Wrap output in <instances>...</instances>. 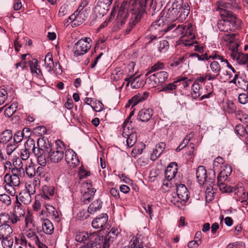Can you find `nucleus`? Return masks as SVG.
I'll list each match as a JSON object with an SVG mask.
<instances>
[{"mask_svg":"<svg viewBox=\"0 0 248 248\" xmlns=\"http://www.w3.org/2000/svg\"><path fill=\"white\" fill-rule=\"evenodd\" d=\"M235 115L237 119L241 122L246 123L248 122V115L246 114H243L240 110L235 111Z\"/></svg>","mask_w":248,"mask_h":248,"instance_id":"nucleus-50","label":"nucleus"},{"mask_svg":"<svg viewBox=\"0 0 248 248\" xmlns=\"http://www.w3.org/2000/svg\"><path fill=\"white\" fill-rule=\"evenodd\" d=\"M189 12L190 7L187 3L184 4L183 0H175L170 8L164 10L159 19L152 23L150 30L151 31L161 30V25H163L164 20L183 22L186 19Z\"/></svg>","mask_w":248,"mask_h":248,"instance_id":"nucleus-1","label":"nucleus"},{"mask_svg":"<svg viewBox=\"0 0 248 248\" xmlns=\"http://www.w3.org/2000/svg\"><path fill=\"white\" fill-rule=\"evenodd\" d=\"M219 14L222 17H228L230 22V26L232 31H234L240 28L241 21L231 11L221 9Z\"/></svg>","mask_w":248,"mask_h":248,"instance_id":"nucleus-9","label":"nucleus"},{"mask_svg":"<svg viewBox=\"0 0 248 248\" xmlns=\"http://www.w3.org/2000/svg\"><path fill=\"white\" fill-rule=\"evenodd\" d=\"M225 180L221 179L219 181V180L217 179V186L222 193L231 192L232 191V188L224 183Z\"/></svg>","mask_w":248,"mask_h":248,"instance_id":"nucleus-37","label":"nucleus"},{"mask_svg":"<svg viewBox=\"0 0 248 248\" xmlns=\"http://www.w3.org/2000/svg\"><path fill=\"white\" fill-rule=\"evenodd\" d=\"M140 2V1L137 3V0H124L115 19L118 28L120 29L126 22L128 16V10L129 9L134 8V7L139 4Z\"/></svg>","mask_w":248,"mask_h":248,"instance_id":"nucleus-3","label":"nucleus"},{"mask_svg":"<svg viewBox=\"0 0 248 248\" xmlns=\"http://www.w3.org/2000/svg\"><path fill=\"white\" fill-rule=\"evenodd\" d=\"M114 16H115V12L113 11V10H112L111 12V14H110L109 16L108 17V18L103 23H102L100 25L99 29H103L105 27H107L109 23H110L112 21V19L114 18Z\"/></svg>","mask_w":248,"mask_h":248,"instance_id":"nucleus-55","label":"nucleus"},{"mask_svg":"<svg viewBox=\"0 0 248 248\" xmlns=\"http://www.w3.org/2000/svg\"><path fill=\"white\" fill-rule=\"evenodd\" d=\"M235 132L237 135L243 137L246 134V126L244 127L241 124H237L235 127Z\"/></svg>","mask_w":248,"mask_h":248,"instance_id":"nucleus-51","label":"nucleus"},{"mask_svg":"<svg viewBox=\"0 0 248 248\" xmlns=\"http://www.w3.org/2000/svg\"><path fill=\"white\" fill-rule=\"evenodd\" d=\"M118 230L114 228H112L108 232L107 235L108 240H109L111 242L113 241L114 238H116L118 234Z\"/></svg>","mask_w":248,"mask_h":248,"instance_id":"nucleus-52","label":"nucleus"},{"mask_svg":"<svg viewBox=\"0 0 248 248\" xmlns=\"http://www.w3.org/2000/svg\"><path fill=\"white\" fill-rule=\"evenodd\" d=\"M37 150L34 155L37 158L38 163L42 166H45L46 162L49 161L47 158V155L48 151H50V149L49 147H47L46 138H39L37 140Z\"/></svg>","mask_w":248,"mask_h":248,"instance_id":"nucleus-5","label":"nucleus"},{"mask_svg":"<svg viewBox=\"0 0 248 248\" xmlns=\"http://www.w3.org/2000/svg\"><path fill=\"white\" fill-rule=\"evenodd\" d=\"M87 14L85 11H76L73 15L69 17L73 24L75 26H79L82 24L87 18Z\"/></svg>","mask_w":248,"mask_h":248,"instance_id":"nucleus-13","label":"nucleus"},{"mask_svg":"<svg viewBox=\"0 0 248 248\" xmlns=\"http://www.w3.org/2000/svg\"><path fill=\"white\" fill-rule=\"evenodd\" d=\"M142 0H140L141 2ZM145 1V4L144 6V9L145 10V7L149 4V12L153 16L156 12L159 11L163 7L164 4L166 1V0H155L154 2L153 0H144Z\"/></svg>","mask_w":248,"mask_h":248,"instance_id":"nucleus-12","label":"nucleus"},{"mask_svg":"<svg viewBox=\"0 0 248 248\" xmlns=\"http://www.w3.org/2000/svg\"><path fill=\"white\" fill-rule=\"evenodd\" d=\"M166 144L164 142H160L155 146V148L154 149L153 153L151 155V159L154 161L156 160L162 153Z\"/></svg>","mask_w":248,"mask_h":248,"instance_id":"nucleus-23","label":"nucleus"},{"mask_svg":"<svg viewBox=\"0 0 248 248\" xmlns=\"http://www.w3.org/2000/svg\"><path fill=\"white\" fill-rule=\"evenodd\" d=\"M232 171V168L230 166L225 165L224 168L219 173L217 179L219 180V181L221 179L227 180L228 176L231 175Z\"/></svg>","mask_w":248,"mask_h":248,"instance_id":"nucleus-32","label":"nucleus"},{"mask_svg":"<svg viewBox=\"0 0 248 248\" xmlns=\"http://www.w3.org/2000/svg\"><path fill=\"white\" fill-rule=\"evenodd\" d=\"M168 77L167 72L160 71L151 75L146 79L145 83L150 84L153 81L154 83L152 84V86L155 87L157 84L163 83L168 78Z\"/></svg>","mask_w":248,"mask_h":248,"instance_id":"nucleus-10","label":"nucleus"},{"mask_svg":"<svg viewBox=\"0 0 248 248\" xmlns=\"http://www.w3.org/2000/svg\"><path fill=\"white\" fill-rule=\"evenodd\" d=\"M177 196L182 202H186L189 198V192L186 186L180 184L176 187Z\"/></svg>","mask_w":248,"mask_h":248,"instance_id":"nucleus-17","label":"nucleus"},{"mask_svg":"<svg viewBox=\"0 0 248 248\" xmlns=\"http://www.w3.org/2000/svg\"><path fill=\"white\" fill-rule=\"evenodd\" d=\"M163 30L165 32L172 31L174 37L182 34L185 36H188L191 38L194 37V35L192 32V25L191 23H187V25L179 24L177 26L176 24L171 23L165 27Z\"/></svg>","mask_w":248,"mask_h":248,"instance_id":"nucleus-4","label":"nucleus"},{"mask_svg":"<svg viewBox=\"0 0 248 248\" xmlns=\"http://www.w3.org/2000/svg\"><path fill=\"white\" fill-rule=\"evenodd\" d=\"M94 236V232L89 233L87 232H79L76 234L75 240L82 244L81 247H85V246H89V244L93 242Z\"/></svg>","mask_w":248,"mask_h":248,"instance_id":"nucleus-11","label":"nucleus"},{"mask_svg":"<svg viewBox=\"0 0 248 248\" xmlns=\"http://www.w3.org/2000/svg\"><path fill=\"white\" fill-rule=\"evenodd\" d=\"M82 194L81 201L84 204H87L93 199L96 192V189L93 187L90 181L82 184L80 189Z\"/></svg>","mask_w":248,"mask_h":248,"instance_id":"nucleus-7","label":"nucleus"},{"mask_svg":"<svg viewBox=\"0 0 248 248\" xmlns=\"http://www.w3.org/2000/svg\"><path fill=\"white\" fill-rule=\"evenodd\" d=\"M54 194V188L52 186H45L43 187L42 198L45 201L50 199L49 196H52Z\"/></svg>","mask_w":248,"mask_h":248,"instance_id":"nucleus-29","label":"nucleus"},{"mask_svg":"<svg viewBox=\"0 0 248 248\" xmlns=\"http://www.w3.org/2000/svg\"><path fill=\"white\" fill-rule=\"evenodd\" d=\"M145 1L144 0H142L139 4L136 5L134 8L129 9L128 10V12L129 11L131 13V16L127 27L124 31V35L128 34L136 24L140 20L145 12V10L144 9Z\"/></svg>","mask_w":248,"mask_h":248,"instance_id":"nucleus-2","label":"nucleus"},{"mask_svg":"<svg viewBox=\"0 0 248 248\" xmlns=\"http://www.w3.org/2000/svg\"><path fill=\"white\" fill-rule=\"evenodd\" d=\"M138 241L139 240L137 239V237H133L130 241L129 245L128 246V247L127 248H139V247H143L140 245H139L138 247L137 246V243Z\"/></svg>","mask_w":248,"mask_h":248,"instance_id":"nucleus-64","label":"nucleus"},{"mask_svg":"<svg viewBox=\"0 0 248 248\" xmlns=\"http://www.w3.org/2000/svg\"><path fill=\"white\" fill-rule=\"evenodd\" d=\"M176 85L175 84V82H174L172 83H169L168 85H165L163 89L160 90V91L169 92L171 91L175 90L176 88Z\"/></svg>","mask_w":248,"mask_h":248,"instance_id":"nucleus-60","label":"nucleus"},{"mask_svg":"<svg viewBox=\"0 0 248 248\" xmlns=\"http://www.w3.org/2000/svg\"><path fill=\"white\" fill-rule=\"evenodd\" d=\"M238 101L242 104H246L248 102V94L245 93H240L238 96Z\"/></svg>","mask_w":248,"mask_h":248,"instance_id":"nucleus-63","label":"nucleus"},{"mask_svg":"<svg viewBox=\"0 0 248 248\" xmlns=\"http://www.w3.org/2000/svg\"><path fill=\"white\" fill-rule=\"evenodd\" d=\"M90 213L88 211L85 210H82L80 211L77 214V218L79 220H84L86 219L89 216Z\"/></svg>","mask_w":248,"mask_h":248,"instance_id":"nucleus-62","label":"nucleus"},{"mask_svg":"<svg viewBox=\"0 0 248 248\" xmlns=\"http://www.w3.org/2000/svg\"><path fill=\"white\" fill-rule=\"evenodd\" d=\"M236 35H237V34H234V33L225 34L222 36V39L224 41L231 43L236 40L235 36Z\"/></svg>","mask_w":248,"mask_h":248,"instance_id":"nucleus-57","label":"nucleus"},{"mask_svg":"<svg viewBox=\"0 0 248 248\" xmlns=\"http://www.w3.org/2000/svg\"><path fill=\"white\" fill-rule=\"evenodd\" d=\"M90 38H85L78 40L73 47V51L76 56L82 55L88 52L90 49L92 44Z\"/></svg>","mask_w":248,"mask_h":248,"instance_id":"nucleus-8","label":"nucleus"},{"mask_svg":"<svg viewBox=\"0 0 248 248\" xmlns=\"http://www.w3.org/2000/svg\"><path fill=\"white\" fill-rule=\"evenodd\" d=\"M164 64L163 62H158L151 67L150 70L146 74L147 76L149 73L164 68Z\"/></svg>","mask_w":248,"mask_h":248,"instance_id":"nucleus-54","label":"nucleus"},{"mask_svg":"<svg viewBox=\"0 0 248 248\" xmlns=\"http://www.w3.org/2000/svg\"><path fill=\"white\" fill-rule=\"evenodd\" d=\"M13 133L11 130H6L1 133V143H7L12 138Z\"/></svg>","mask_w":248,"mask_h":248,"instance_id":"nucleus-41","label":"nucleus"},{"mask_svg":"<svg viewBox=\"0 0 248 248\" xmlns=\"http://www.w3.org/2000/svg\"><path fill=\"white\" fill-rule=\"evenodd\" d=\"M11 213H2L1 212V221H2V224H10L12 223V220L14 219L11 216Z\"/></svg>","mask_w":248,"mask_h":248,"instance_id":"nucleus-45","label":"nucleus"},{"mask_svg":"<svg viewBox=\"0 0 248 248\" xmlns=\"http://www.w3.org/2000/svg\"><path fill=\"white\" fill-rule=\"evenodd\" d=\"M35 190L30 191L26 189L21 191L17 198L24 204H29L31 201V195L34 194Z\"/></svg>","mask_w":248,"mask_h":248,"instance_id":"nucleus-18","label":"nucleus"},{"mask_svg":"<svg viewBox=\"0 0 248 248\" xmlns=\"http://www.w3.org/2000/svg\"><path fill=\"white\" fill-rule=\"evenodd\" d=\"M37 147L35 146V140L32 139H29L24 144V149L25 150H27V151H31L34 154L36 150H37Z\"/></svg>","mask_w":248,"mask_h":248,"instance_id":"nucleus-33","label":"nucleus"},{"mask_svg":"<svg viewBox=\"0 0 248 248\" xmlns=\"http://www.w3.org/2000/svg\"><path fill=\"white\" fill-rule=\"evenodd\" d=\"M239 45L236 40H234L232 42L230 43L229 47L231 50L232 53L231 54V57L232 56H236V54L239 52L238 48Z\"/></svg>","mask_w":248,"mask_h":248,"instance_id":"nucleus-44","label":"nucleus"},{"mask_svg":"<svg viewBox=\"0 0 248 248\" xmlns=\"http://www.w3.org/2000/svg\"><path fill=\"white\" fill-rule=\"evenodd\" d=\"M186 57L185 56H183L178 58H176L174 59L172 63H170V65L171 67H176L181 64L184 63L186 61Z\"/></svg>","mask_w":248,"mask_h":248,"instance_id":"nucleus-53","label":"nucleus"},{"mask_svg":"<svg viewBox=\"0 0 248 248\" xmlns=\"http://www.w3.org/2000/svg\"><path fill=\"white\" fill-rule=\"evenodd\" d=\"M230 24V22L228 17H222V20L217 23V28L221 31H232Z\"/></svg>","mask_w":248,"mask_h":248,"instance_id":"nucleus-27","label":"nucleus"},{"mask_svg":"<svg viewBox=\"0 0 248 248\" xmlns=\"http://www.w3.org/2000/svg\"><path fill=\"white\" fill-rule=\"evenodd\" d=\"M108 220V215L101 214L93 220L92 226L95 229L102 228L106 224Z\"/></svg>","mask_w":248,"mask_h":248,"instance_id":"nucleus-19","label":"nucleus"},{"mask_svg":"<svg viewBox=\"0 0 248 248\" xmlns=\"http://www.w3.org/2000/svg\"><path fill=\"white\" fill-rule=\"evenodd\" d=\"M153 114L154 110L152 108H144L139 112L138 119L141 122H146L151 119Z\"/></svg>","mask_w":248,"mask_h":248,"instance_id":"nucleus-20","label":"nucleus"},{"mask_svg":"<svg viewBox=\"0 0 248 248\" xmlns=\"http://www.w3.org/2000/svg\"><path fill=\"white\" fill-rule=\"evenodd\" d=\"M27 236L29 238H31L34 240L38 248H47V247L43 243L41 242L38 237L36 235L35 233L33 232H30L27 233Z\"/></svg>","mask_w":248,"mask_h":248,"instance_id":"nucleus-34","label":"nucleus"},{"mask_svg":"<svg viewBox=\"0 0 248 248\" xmlns=\"http://www.w3.org/2000/svg\"><path fill=\"white\" fill-rule=\"evenodd\" d=\"M237 86L244 91H246L248 90V81L242 77H240L237 81Z\"/></svg>","mask_w":248,"mask_h":248,"instance_id":"nucleus-47","label":"nucleus"},{"mask_svg":"<svg viewBox=\"0 0 248 248\" xmlns=\"http://www.w3.org/2000/svg\"><path fill=\"white\" fill-rule=\"evenodd\" d=\"M58 142L62 143L60 140L56 141L57 147L54 148L52 144L46 138V143H47V147H49L50 151H48L47 158L50 162L58 163L60 162L63 157L64 147L63 145L62 147L59 146Z\"/></svg>","mask_w":248,"mask_h":248,"instance_id":"nucleus-6","label":"nucleus"},{"mask_svg":"<svg viewBox=\"0 0 248 248\" xmlns=\"http://www.w3.org/2000/svg\"><path fill=\"white\" fill-rule=\"evenodd\" d=\"M233 59H236L238 62L240 64H245L248 62V54L238 52L236 56H232Z\"/></svg>","mask_w":248,"mask_h":248,"instance_id":"nucleus-35","label":"nucleus"},{"mask_svg":"<svg viewBox=\"0 0 248 248\" xmlns=\"http://www.w3.org/2000/svg\"><path fill=\"white\" fill-rule=\"evenodd\" d=\"M13 105H11V106H9L7 108H5V109L4 111V114L5 116V117L10 118L11 117L14 113L16 111V108H17V107L15 105V107H13Z\"/></svg>","mask_w":248,"mask_h":248,"instance_id":"nucleus-49","label":"nucleus"},{"mask_svg":"<svg viewBox=\"0 0 248 248\" xmlns=\"http://www.w3.org/2000/svg\"><path fill=\"white\" fill-rule=\"evenodd\" d=\"M143 85V81L140 79V76L134 78L133 77L131 83V86L132 88L138 89L141 87Z\"/></svg>","mask_w":248,"mask_h":248,"instance_id":"nucleus-46","label":"nucleus"},{"mask_svg":"<svg viewBox=\"0 0 248 248\" xmlns=\"http://www.w3.org/2000/svg\"><path fill=\"white\" fill-rule=\"evenodd\" d=\"M1 243L3 248H11L13 244V239L12 236L7 237H1Z\"/></svg>","mask_w":248,"mask_h":248,"instance_id":"nucleus-42","label":"nucleus"},{"mask_svg":"<svg viewBox=\"0 0 248 248\" xmlns=\"http://www.w3.org/2000/svg\"><path fill=\"white\" fill-rule=\"evenodd\" d=\"M94 236L93 238L94 244H96L97 246H100V248H108L109 247L111 242L109 240H108L107 236L104 237L103 236L99 235L95 232H94Z\"/></svg>","mask_w":248,"mask_h":248,"instance_id":"nucleus-16","label":"nucleus"},{"mask_svg":"<svg viewBox=\"0 0 248 248\" xmlns=\"http://www.w3.org/2000/svg\"><path fill=\"white\" fill-rule=\"evenodd\" d=\"M149 96V93L145 92L138 93L129 100V103H133V106H135L138 103L146 100Z\"/></svg>","mask_w":248,"mask_h":248,"instance_id":"nucleus-25","label":"nucleus"},{"mask_svg":"<svg viewBox=\"0 0 248 248\" xmlns=\"http://www.w3.org/2000/svg\"><path fill=\"white\" fill-rule=\"evenodd\" d=\"M26 172L30 177H33L36 173V170L33 166L29 165L26 167Z\"/></svg>","mask_w":248,"mask_h":248,"instance_id":"nucleus-61","label":"nucleus"},{"mask_svg":"<svg viewBox=\"0 0 248 248\" xmlns=\"http://www.w3.org/2000/svg\"><path fill=\"white\" fill-rule=\"evenodd\" d=\"M45 66L48 72H51L54 68L55 63L53 60L52 56L49 53L46 55Z\"/></svg>","mask_w":248,"mask_h":248,"instance_id":"nucleus-28","label":"nucleus"},{"mask_svg":"<svg viewBox=\"0 0 248 248\" xmlns=\"http://www.w3.org/2000/svg\"><path fill=\"white\" fill-rule=\"evenodd\" d=\"M216 193V188L214 186H208L205 192V199L206 201L211 202L214 198V194Z\"/></svg>","mask_w":248,"mask_h":248,"instance_id":"nucleus-40","label":"nucleus"},{"mask_svg":"<svg viewBox=\"0 0 248 248\" xmlns=\"http://www.w3.org/2000/svg\"><path fill=\"white\" fill-rule=\"evenodd\" d=\"M192 92L191 96L193 99H197L198 97L205 93L202 88V85L197 82H194L192 86Z\"/></svg>","mask_w":248,"mask_h":248,"instance_id":"nucleus-24","label":"nucleus"},{"mask_svg":"<svg viewBox=\"0 0 248 248\" xmlns=\"http://www.w3.org/2000/svg\"><path fill=\"white\" fill-rule=\"evenodd\" d=\"M25 214V211L22 208L21 204L16 205L14 210L13 214L14 219L12 220L13 224H16L17 221L20 220V217H23Z\"/></svg>","mask_w":248,"mask_h":248,"instance_id":"nucleus-26","label":"nucleus"},{"mask_svg":"<svg viewBox=\"0 0 248 248\" xmlns=\"http://www.w3.org/2000/svg\"><path fill=\"white\" fill-rule=\"evenodd\" d=\"M102 206V202L99 199L94 201L88 207V211L90 214H93L100 210Z\"/></svg>","mask_w":248,"mask_h":248,"instance_id":"nucleus-31","label":"nucleus"},{"mask_svg":"<svg viewBox=\"0 0 248 248\" xmlns=\"http://www.w3.org/2000/svg\"><path fill=\"white\" fill-rule=\"evenodd\" d=\"M196 177L200 185H203L205 181H207V173L204 166H200L198 167L196 171Z\"/></svg>","mask_w":248,"mask_h":248,"instance_id":"nucleus-22","label":"nucleus"},{"mask_svg":"<svg viewBox=\"0 0 248 248\" xmlns=\"http://www.w3.org/2000/svg\"><path fill=\"white\" fill-rule=\"evenodd\" d=\"M30 67L32 73H34L38 75H42L41 70L38 68V62L37 59H33L30 61Z\"/></svg>","mask_w":248,"mask_h":248,"instance_id":"nucleus-36","label":"nucleus"},{"mask_svg":"<svg viewBox=\"0 0 248 248\" xmlns=\"http://www.w3.org/2000/svg\"><path fill=\"white\" fill-rule=\"evenodd\" d=\"M126 138V144L128 147H132L137 142V135L134 132L131 133V134L128 135Z\"/></svg>","mask_w":248,"mask_h":248,"instance_id":"nucleus-43","label":"nucleus"},{"mask_svg":"<svg viewBox=\"0 0 248 248\" xmlns=\"http://www.w3.org/2000/svg\"><path fill=\"white\" fill-rule=\"evenodd\" d=\"M65 159L71 167H75L79 164V161L76 153L72 150L68 149L65 153Z\"/></svg>","mask_w":248,"mask_h":248,"instance_id":"nucleus-15","label":"nucleus"},{"mask_svg":"<svg viewBox=\"0 0 248 248\" xmlns=\"http://www.w3.org/2000/svg\"><path fill=\"white\" fill-rule=\"evenodd\" d=\"M112 0H99L95 6V11L97 12L99 15L103 16L106 14L110 8Z\"/></svg>","mask_w":248,"mask_h":248,"instance_id":"nucleus-14","label":"nucleus"},{"mask_svg":"<svg viewBox=\"0 0 248 248\" xmlns=\"http://www.w3.org/2000/svg\"><path fill=\"white\" fill-rule=\"evenodd\" d=\"M1 204H11V200L10 196L6 194H1Z\"/></svg>","mask_w":248,"mask_h":248,"instance_id":"nucleus-59","label":"nucleus"},{"mask_svg":"<svg viewBox=\"0 0 248 248\" xmlns=\"http://www.w3.org/2000/svg\"><path fill=\"white\" fill-rule=\"evenodd\" d=\"M177 172V164L176 162H171L167 167L165 171V178L168 181L171 180Z\"/></svg>","mask_w":248,"mask_h":248,"instance_id":"nucleus-21","label":"nucleus"},{"mask_svg":"<svg viewBox=\"0 0 248 248\" xmlns=\"http://www.w3.org/2000/svg\"><path fill=\"white\" fill-rule=\"evenodd\" d=\"M210 68L213 74L219 76L221 70V66L218 62L214 61L210 64Z\"/></svg>","mask_w":248,"mask_h":248,"instance_id":"nucleus-39","label":"nucleus"},{"mask_svg":"<svg viewBox=\"0 0 248 248\" xmlns=\"http://www.w3.org/2000/svg\"><path fill=\"white\" fill-rule=\"evenodd\" d=\"M42 229L46 234H51L54 231L52 222L47 219H44L42 224Z\"/></svg>","mask_w":248,"mask_h":248,"instance_id":"nucleus-30","label":"nucleus"},{"mask_svg":"<svg viewBox=\"0 0 248 248\" xmlns=\"http://www.w3.org/2000/svg\"><path fill=\"white\" fill-rule=\"evenodd\" d=\"M180 199L178 196H172L170 197V202L176 205L179 208H181L183 206V204L182 203L181 201H179Z\"/></svg>","mask_w":248,"mask_h":248,"instance_id":"nucleus-58","label":"nucleus"},{"mask_svg":"<svg viewBox=\"0 0 248 248\" xmlns=\"http://www.w3.org/2000/svg\"><path fill=\"white\" fill-rule=\"evenodd\" d=\"M224 163V159L220 156L216 157L213 161V168L214 170H218L221 168V165H223Z\"/></svg>","mask_w":248,"mask_h":248,"instance_id":"nucleus-48","label":"nucleus"},{"mask_svg":"<svg viewBox=\"0 0 248 248\" xmlns=\"http://www.w3.org/2000/svg\"><path fill=\"white\" fill-rule=\"evenodd\" d=\"M1 238L7 237L9 236H11L13 232V230L10 227V224L1 225Z\"/></svg>","mask_w":248,"mask_h":248,"instance_id":"nucleus-38","label":"nucleus"},{"mask_svg":"<svg viewBox=\"0 0 248 248\" xmlns=\"http://www.w3.org/2000/svg\"><path fill=\"white\" fill-rule=\"evenodd\" d=\"M169 43L167 40H164L160 42L158 50L160 52H165L168 49Z\"/></svg>","mask_w":248,"mask_h":248,"instance_id":"nucleus-56","label":"nucleus"}]
</instances>
